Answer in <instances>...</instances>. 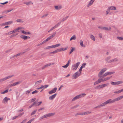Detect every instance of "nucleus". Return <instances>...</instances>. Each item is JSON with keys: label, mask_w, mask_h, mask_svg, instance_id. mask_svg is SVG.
<instances>
[{"label": "nucleus", "mask_w": 123, "mask_h": 123, "mask_svg": "<svg viewBox=\"0 0 123 123\" xmlns=\"http://www.w3.org/2000/svg\"><path fill=\"white\" fill-rule=\"evenodd\" d=\"M55 9L56 10H59L62 8V6L61 5H59L55 6Z\"/></svg>", "instance_id": "obj_17"}, {"label": "nucleus", "mask_w": 123, "mask_h": 123, "mask_svg": "<svg viewBox=\"0 0 123 123\" xmlns=\"http://www.w3.org/2000/svg\"><path fill=\"white\" fill-rule=\"evenodd\" d=\"M18 117V116H16L15 117H13L12 118V120H14L16 119V118H17Z\"/></svg>", "instance_id": "obj_60"}, {"label": "nucleus", "mask_w": 123, "mask_h": 123, "mask_svg": "<svg viewBox=\"0 0 123 123\" xmlns=\"http://www.w3.org/2000/svg\"><path fill=\"white\" fill-rule=\"evenodd\" d=\"M76 39V37L75 35H74L73 36H72L71 37V38L70 40V41H71L72 40H75Z\"/></svg>", "instance_id": "obj_30"}, {"label": "nucleus", "mask_w": 123, "mask_h": 123, "mask_svg": "<svg viewBox=\"0 0 123 123\" xmlns=\"http://www.w3.org/2000/svg\"><path fill=\"white\" fill-rule=\"evenodd\" d=\"M80 45L82 47H85V45H84L83 44V41L82 40H80Z\"/></svg>", "instance_id": "obj_27"}, {"label": "nucleus", "mask_w": 123, "mask_h": 123, "mask_svg": "<svg viewBox=\"0 0 123 123\" xmlns=\"http://www.w3.org/2000/svg\"><path fill=\"white\" fill-rule=\"evenodd\" d=\"M8 3V2L7 1H6L4 3H0L1 4L4 5H5L7 3Z\"/></svg>", "instance_id": "obj_63"}, {"label": "nucleus", "mask_w": 123, "mask_h": 123, "mask_svg": "<svg viewBox=\"0 0 123 123\" xmlns=\"http://www.w3.org/2000/svg\"><path fill=\"white\" fill-rule=\"evenodd\" d=\"M86 94L85 93H81L77 95L75 97L73 98L71 100V102H74L77 99L80 98L82 97L85 96L86 95Z\"/></svg>", "instance_id": "obj_2"}, {"label": "nucleus", "mask_w": 123, "mask_h": 123, "mask_svg": "<svg viewBox=\"0 0 123 123\" xmlns=\"http://www.w3.org/2000/svg\"><path fill=\"white\" fill-rule=\"evenodd\" d=\"M23 53H22L21 52V53H18L17 54H16V56L17 57L18 56H19L20 55H22Z\"/></svg>", "instance_id": "obj_47"}, {"label": "nucleus", "mask_w": 123, "mask_h": 123, "mask_svg": "<svg viewBox=\"0 0 123 123\" xmlns=\"http://www.w3.org/2000/svg\"><path fill=\"white\" fill-rule=\"evenodd\" d=\"M13 75H10L9 76H6L4 78H2L0 79V83L2 82H3L4 81H5V80L8 79L12 77H13Z\"/></svg>", "instance_id": "obj_7"}, {"label": "nucleus", "mask_w": 123, "mask_h": 123, "mask_svg": "<svg viewBox=\"0 0 123 123\" xmlns=\"http://www.w3.org/2000/svg\"><path fill=\"white\" fill-rule=\"evenodd\" d=\"M105 78L103 79H101L100 78V82L105 81Z\"/></svg>", "instance_id": "obj_50"}, {"label": "nucleus", "mask_w": 123, "mask_h": 123, "mask_svg": "<svg viewBox=\"0 0 123 123\" xmlns=\"http://www.w3.org/2000/svg\"><path fill=\"white\" fill-rule=\"evenodd\" d=\"M68 66L69 65H68L67 64L65 65L64 66H62V67L64 68H67Z\"/></svg>", "instance_id": "obj_61"}, {"label": "nucleus", "mask_w": 123, "mask_h": 123, "mask_svg": "<svg viewBox=\"0 0 123 123\" xmlns=\"http://www.w3.org/2000/svg\"><path fill=\"white\" fill-rule=\"evenodd\" d=\"M90 38L93 41H95V39L94 36L92 34H90Z\"/></svg>", "instance_id": "obj_23"}, {"label": "nucleus", "mask_w": 123, "mask_h": 123, "mask_svg": "<svg viewBox=\"0 0 123 123\" xmlns=\"http://www.w3.org/2000/svg\"><path fill=\"white\" fill-rule=\"evenodd\" d=\"M23 29V28L22 27H18L17 29H15L13 30V33H15L18 31L20 30H21Z\"/></svg>", "instance_id": "obj_15"}, {"label": "nucleus", "mask_w": 123, "mask_h": 123, "mask_svg": "<svg viewBox=\"0 0 123 123\" xmlns=\"http://www.w3.org/2000/svg\"><path fill=\"white\" fill-rule=\"evenodd\" d=\"M31 91H32L31 90L30 91H29V90H27V91H26L25 92L26 94L27 95H28L29 94V93Z\"/></svg>", "instance_id": "obj_46"}, {"label": "nucleus", "mask_w": 123, "mask_h": 123, "mask_svg": "<svg viewBox=\"0 0 123 123\" xmlns=\"http://www.w3.org/2000/svg\"><path fill=\"white\" fill-rule=\"evenodd\" d=\"M111 84L113 85H116V82H111Z\"/></svg>", "instance_id": "obj_49"}, {"label": "nucleus", "mask_w": 123, "mask_h": 123, "mask_svg": "<svg viewBox=\"0 0 123 123\" xmlns=\"http://www.w3.org/2000/svg\"><path fill=\"white\" fill-rule=\"evenodd\" d=\"M10 100V99L9 98L6 97L3 99L2 102L3 103L6 104L7 103L8 101Z\"/></svg>", "instance_id": "obj_11"}, {"label": "nucleus", "mask_w": 123, "mask_h": 123, "mask_svg": "<svg viewBox=\"0 0 123 123\" xmlns=\"http://www.w3.org/2000/svg\"><path fill=\"white\" fill-rule=\"evenodd\" d=\"M95 0H91L89 3L87 5V7H89L90 6L93 4Z\"/></svg>", "instance_id": "obj_21"}, {"label": "nucleus", "mask_w": 123, "mask_h": 123, "mask_svg": "<svg viewBox=\"0 0 123 123\" xmlns=\"http://www.w3.org/2000/svg\"><path fill=\"white\" fill-rule=\"evenodd\" d=\"M38 92V91L36 90L34 91H33L32 92V94H34V93H37Z\"/></svg>", "instance_id": "obj_55"}, {"label": "nucleus", "mask_w": 123, "mask_h": 123, "mask_svg": "<svg viewBox=\"0 0 123 123\" xmlns=\"http://www.w3.org/2000/svg\"><path fill=\"white\" fill-rule=\"evenodd\" d=\"M36 102H34L30 106V108H31L32 107H36Z\"/></svg>", "instance_id": "obj_32"}, {"label": "nucleus", "mask_w": 123, "mask_h": 123, "mask_svg": "<svg viewBox=\"0 0 123 123\" xmlns=\"http://www.w3.org/2000/svg\"><path fill=\"white\" fill-rule=\"evenodd\" d=\"M42 81L41 80H40L36 82L35 83V85H36L37 84L39 85V83H41L42 82Z\"/></svg>", "instance_id": "obj_41"}, {"label": "nucleus", "mask_w": 123, "mask_h": 123, "mask_svg": "<svg viewBox=\"0 0 123 123\" xmlns=\"http://www.w3.org/2000/svg\"><path fill=\"white\" fill-rule=\"evenodd\" d=\"M109 84V83L100 85V88L104 87L107 86Z\"/></svg>", "instance_id": "obj_29"}, {"label": "nucleus", "mask_w": 123, "mask_h": 123, "mask_svg": "<svg viewBox=\"0 0 123 123\" xmlns=\"http://www.w3.org/2000/svg\"><path fill=\"white\" fill-rule=\"evenodd\" d=\"M43 88V89H44V86L43 85H41V86L40 87L37 88V89H41Z\"/></svg>", "instance_id": "obj_56"}, {"label": "nucleus", "mask_w": 123, "mask_h": 123, "mask_svg": "<svg viewBox=\"0 0 123 123\" xmlns=\"http://www.w3.org/2000/svg\"><path fill=\"white\" fill-rule=\"evenodd\" d=\"M117 85H118L123 83V81H121L116 82Z\"/></svg>", "instance_id": "obj_38"}, {"label": "nucleus", "mask_w": 123, "mask_h": 123, "mask_svg": "<svg viewBox=\"0 0 123 123\" xmlns=\"http://www.w3.org/2000/svg\"><path fill=\"white\" fill-rule=\"evenodd\" d=\"M21 32L22 33H23L25 35L30 34V32H26L24 30L21 31Z\"/></svg>", "instance_id": "obj_26"}, {"label": "nucleus", "mask_w": 123, "mask_h": 123, "mask_svg": "<svg viewBox=\"0 0 123 123\" xmlns=\"http://www.w3.org/2000/svg\"><path fill=\"white\" fill-rule=\"evenodd\" d=\"M111 77V76L105 78L106 81L109 80Z\"/></svg>", "instance_id": "obj_58"}, {"label": "nucleus", "mask_w": 123, "mask_h": 123, "mask_svg": "<svg viewBox=\"0 0 123 123\" xmlns=\"http://www.w3.org/2000/svg\"><path fill=\"white\" fill-rule=\"evenodd\" d=\"M111 77V76L105 78L106 81L109 80Z\"/></svg>", "instance_id": "obj_57"}, {"label": "nucleus", "mask_w": 123, "mask_h": 123, "mask_svg": "<svg viewBox=\"0 0 123 123\" xmlns=\"http://www.w3.org/2000/svg\"><path fill=\"white\" fill-rule=\"evenodd\" d=\"M69 16H68L64 18L63 19H62L61 21V22H62L66 20L69 17Z\"/></svg>", "instance_id": "obj_28"}, {"label": "nucleus", "mask_w": 123, "mask_h": 123, "mask_svg": "<svg viewBox=\"0 0 123 123\" xmlns=\"http://www.w3.org/2000/svg\"><path fill=\"white\" fill-rule=\"evenodd\" d=\"M21 81H19L16 82L15 83L12 84V86H15L21 83Z\"/></svg>", "instance_id": "obj_18"}, {"label": "nucleus", "mask_w": 123, "mask_h": 123, "mask_svg": "<svg viewBox=\"0 0 123 123\" xmlns=\"http://www.w3.org/2000/svg\"><path fill=\"white\" fill-rule=\"evenodd\" d=\"M114 102V99L112 100L111 99H110L100 105V106L102 107L107 104L113 103Z\"/></svg>", "instance_id": "obj_3"}, {"label": "nucleus", "mask_w": 123, "mask_h": 123, "mask_svg": "<svg viewBox=\"0 0 123 123\" xmlns=\"http://www.w3.org/2000/svg\"><path fill=\"white\" fill-rule=\"evenodd\" d=\"M13 23L12 21H9L7 22L3 23L0 25L1 26L2 25H9L11 24L12 23Z\"/></svg>", "instance_id": "obj_9"}, {"label": "nucleus", "mask_w": 123, "mask_h": 123, "mask_svg": "<svg viewBox=\"0 0 123 123\" xmlns=\"http://www.w3.org/2000/svg\"><path fill=\"white\" fill-rule=\"evenodd\" d=\"M61 23V22H59L57 23V24L55 25L54 27H53L54 28V29H55L58 26H59L60 25V24Z\"/></svg>", "instance_id": "obj_25"}, {"label": "nucleus", "mask_w": 123, "mask_h": 123, "mask_svg": "<svg viewBox=\"0 0 123 123\" xmlns=\"http://www.w3.org/2000/svg\"><path fill=\"white\" fill-rule=\"evenodd\" d=\"M20 37L21 38L25 40H26L28 39H29L30 38V37L29 36L23 35L20 36Z\"/></svg>", "instance_id": "obj_14"}, {"label": "nucleus", "mask_w": 123, "mask_h": 123, "mask_svg": "<svg viewBox=\"0 0 123 123\" xmlns=\"http://www.w3.org/2000/svg\"><path fill=\"white\" fill-rule=\"evenodd\" d=\"M8 90L7 89L3 92H1V94H3L7 93L8 92Z\"/></svg>", "instance_id": "obj_43"}, {"label": "nucleus", "mask_w": 123, "mask_h": 123, "mask_svg": "<svg viewBox=\"0 0 123 123\" xmlns=\"http://www.w3.org/2000/svg\"><path fill=\"white\" fill-rule=\"evenodd\" d=\"M91 113V111H87L86 112H85L83 113H80L79 112L77 113L75 115V116H77L78 115H88Z\"/></svg>", "instance_id": "obj_8"}, {"label": "nucleus", "mask_w": 123, "mask_h": 123, "mask_svg": "<svg viewBox=\"0 0 123 123\" xmlns=\"http://www.w3.org/2000/svg\"><path fill=\"white\" fill-rule=\"evenodd\" d=\"M71 48H72V49L69 52L70 54H71L74 50H75V48H73L72 47H71Z\"/></svg>", "instance_id": "obj_40"}, {"label": "nucleus", "mask_w": 123, "mask_h": 123, "mask_svg": "<svg viewBox=\"0 0 123 123\" xmlns=\"http://www.w3.org/2000/svg\"><path fill=\"white\" fill-rule=\"evenodd\" d=\"M107 69L105 68L102 69L100 70V75L104 73L107 70Z\"/></svg>", "instance_id": "obj_20"}, {"label": "nucleus", "mask_w": 123, "mask_h": 123, "mask_svg": "<svg viewBox=\"0 0 123 123\" xmlns=\"http://www.w3.org/2000/svg\"><path fill=\"white\" fill-rule=\"evenodd\" d=\"M54 29L53 27L48 31V32H50L51 31H52Z\"/></svg>", "instance_id": "obj_64"}, {"label": "nucleus", "mask_w": 123, "mask_h": 123, "mask_svg": "<svg viewBox=\"0 0 123 123\" xmlns=\"http://www.w3.org/2000/svg\"><path fill=\"white\" fill-rule=\"evenodd\" d=\"M55 113H49L46 114L39 118L40 120L42 119L43 118L48 117L54 115L55 114Z\"/></svg>", "instance_id": "obj_4"}, {"label": "nucleus", "mask_w": 123, "mask_h": 123, "mask_svg": "<svg viewBox=\"0 0 123 123\" xmlns=\"http://www.w3.org/2000/svg\"><path fill=\"white\" fill-rule=\"evenodd\" d=\"M86 63H83L81 67L83 68L85 67L86 65Z\"/></svg>", "instance_id": "obj_52"}, {"label": "nucleus", "mask_w": 123, "mask_h": 123, "mask_svg": "<svg viewBox=\"0 0 123 123\" xmlns=\"http://www.w3.org/2000/svg\"><path fill=\"white\" fill-rule=\"evenodd\" d=\"M24 3L27 6H29L31 4H33V3L31 1H30L28 2H24Z\"/></svg>", "instance_id": "obj_22"}, {"label": "nucleus", "mask_w": 123, "mask_h": 123, "mask_svg": "<svg viewBox=\"0 0 123 123\" xmlns=\"http://www.w3.org/2000/svg\"><path fill=\"white\" fill-rule=\"evenodd\" d=\"M111 58V57L110 56H109L107 57L105 59V61H106L107 63H108V62L109 61H108Z\"/></svg>", "instance_id": "obj_36"}, {"label": "nucleus", "mask_w": 123, "mask_h": 123, "mask_svg": "<svg viewBox=\"0 0 123 123\" xmlns=\"http://www.w3.org/2000/svg\"><path fill=\"white\" fill-rule=\"evenodd\" d=\"M107 74V75H110L111 74H113L115 73V72H106Z\"/></svg>", "instance_id": "obj_33"}, {"label": "nucleus", "mask_w": 123, "mask_h": 123, "mask_svg": "<svg viewBox=\"0 0 123 123\" xmlns=\"http://www.w3.org/2000/svg\"><path fill=\"white\" fill-rule=\"evenodd\" d=\"M56 95V93H55L54 95L50 96L49 97V99L50 100H53L54 98H55Z\"/></svg>", "instance_id": "obj_16"}, {"label": "nucleus", "mask_w": 123, "mask_h": 123, "mask_svg": "<svg viewBox=\"0 0 123 123\" xmlns=\"http://www.w3.org/2000/svg\"><path fill=\"white\" fill-rule=\"evenodd\" d=\"M80 64V62H78L77 63L73 65L72 67V70H76Z\"/></svg>", "instance_id": "obj_6"}, {"label": "nucleus", "mask_w": 123, "mask_h": 123, "mask_svg": "<svg viewBox=\"0 0 123 123\" xmlns=\"http://www.w3.org/2000/svg\"><path fill=\"white\" fill-rule=\"evenodd\" d=\"M114 99V102L116 101H117L119 100L118 97Z\"/></svg>", "instance_id": "obj_53"}, {"label": "nucleus", "mask_w": 123, "mask_h": 123, "mask_svg": "<svg viewBox=\"0 0 123 123\" xmlns=\"http://www.w3.org/2000/svg\"><path fill=\"white\" fill-rule=\"evenodd\" d=\"M108 8L110 10H116V8L115 6H109Z\"/></svg>", "instance_id": "obj_19"}, {"label": "nucleus", "mask_w": 123, "mask_h": 123, "mask_svg": "<svg viewBox=\"0 0 123 123\" xmlns=\"http://www.w3.org/2000/svg\"><path fill=\"white\" fill-rule=\"evenodd\" d=\"M57 90L56 88H55L49 92V94H51L52 93H54Z\"/></svg>", "instance_id": "obj_10"}, {"label": "nucleus", "mask_w": 123, "mask_h": 123, "mask_svg": "<svg viewBox=\"0 0 123 123\" xmlns=\"http://www.w3.org/2000/svg\"><path fill=\"white\" fill-rule=\"evenodd\" d=\"M123 92V88L121 90H119L116 91L114 92V93H115L116 94H119V93H120L122 92Z\"/></svg>", "instance_id": "obj_24"}, {"label": "nucleus", "mask_w": 123, "mask_h": 123, "mask_svg": "<svg viewBox=\"0 0 123 123\" xmlns=\"http://www.w3.org/2000/svg\"><path fill=\"white\" fill-rule=\"evenodd\" d=\"M37 110H35L33 111L31 113V115L32 116L36 112Z\"/></svg>", "instance_id": "obj_45"}, {"label": "nucleus", "mask_w": 123, "mask_h": 123, "mask_svg": "<svg viewBox=\"0 0 123 123\" xmlns=\"http://www.w3.org/2000/svg\"><path fill=\"white\" fill-rule=\"evenodd\" d=\"M100 29L103 30L109 31L111 30V27H100Z\"/></svg>", "instance_id": "obj_12"}, {"label": "nucleus", "mask_w": 123, "mask_h": 123, "mask_svg": "<svg viewBox=\"0 0 123 123\" xmlns=\"http://www.w3.org/2000/svg\"><path fill=\"white\" fill-rule=\"evenodd\" d=\"M61 44L60 43L58 44L55 45V48L60 46Z\"/></svg>", "instance_id": "obj_54"}, {"label": "nucleus", "mask_w": 123, "mask_h": 123, "mask_svg": "<svg viewBox=\"0 0 123 123\" xmlns=\"http://www.w3.org/2000/svg\"><path fill=\"white\" fill-rule=\"evenodd\" d=\"M68 48V47H67L66 48H62L61 49L62 51H64L66 50Z\"/></svg>", "instance_id": "obj_51"}, {"label": "nucleus", "mask_w": 123, "mask_h": 123, "mask_svg": "<svg viewBox=\"0 0 123 123\" xmlns=\"http://www.w3.org/2000/svg\"><path fill=\"white\" fill-rule=\"evenodd\" d=\"M110 11V10L108 7L106 11L105 14L106 15H107L108 14H109V13Z\"/></svg>", "instance_id": "obj_35"}, {"label": "nucleus", "mask_w": 123, "mask_h": 123, "mask_svg": "<svg viewBox=\"0 0 123 123\" xmlns=\"http://www.w3.org/2000/svg\"><path fill=\"white\" fill-rule=\"evenodd\" d=\"M117 38L120 40H123V37H117Z\"/></svg>", "instance_id": "obj_42"}, {"label": "nucleus", "mask_w": 123, "mask_h": 123, "mask_svg": "<svg viewBox=\"0 0 123 123\" xmlns=\"http://www.w3.org/2000/svg\"><path fill=\"white\" fill-rule=\"evenodd\" d=\"M100 83V80L99 79H98V80L95 82L94 83V85H96L97 84L99 83Z\"/></svg>", "instance_id": "obj_39"}, {"label": "nucleus", "mask_w": 123, "mask_h": 123, "mask_svg": "<svg viewBox=\"0 0 123 123\" xmlns=\"http://www.w3.org/2000/svg\"><path fill=\"white\" fill-rule=\"evenodd\" d=\"M119 100L121 99L122 98H123V96H120L118 97Z\"/></svg>", "instance_id": "obj_62"}, {"label": "nucleus", "mask_w": 123, "mask_h": 123, "mask_svg": "<svg viewBox=\"0 0 123 123\" xmlns=\"http://www.w3.org/2000/svg\"><path fill=\"white\" fill-rule=\"evenodd\" d=\"M81 73L79 72L78 71L75 73L72 76V78L73 79H76L81 74Z\"/></svg>", "instance_id": "obj_5"}, {"label": "nucleus", "mask_w": 123, "mask_h": 123, "mask_svg": "<svg viewBox=\"0 0 123 123\" xmlns=\"http://www.w3.org/2000/svg\"><path fill=\"white\" fill-rule=\"evenodd\" d=\"M74 107L75 108H76V107H81V106H80V105L77 104V105H75Z\"/></svg>", "instance_id": "obj_59"}, {"label": "nucleus", "mask_w": 123, "mask_h": 123, "mask_svg": "<svg viewBox=\"0 0 123 123\" xmlns=\"http://www.w3.org/2000/svg\"><path fill=\"white\" fill-rule=\"evenodd\" d=\"M118 61V59L117 58H114L113 59H112L111 60L109 61L108 62V63H111L112 62H117Z\"/></svg>", "instance_id": "obj_13"}, {"label": "nucleus", "mask_w": 123, "mask_h": 123, "mask_svg": "<svg viewBox=\"0 0 123 123\" xmlns=\"http://www.w3.org/2000/svg\"><path fill=\"white\" fill-rule=\"evenodd\" d=\"M13 32L12 31H10L9 32H8L7 33H6V35H10L13 33Z\"/></svg>", "instance_id": "obj_48"}, {"label": "nucleus", "mask_w": 123, "mask_h": 123, "mask_svg": "<svg viewBox=\"0 0 123 123\" xmlns=\"http://www.w3.org/2000/svg\"><path fill=\"white\" fill-rule=\"evenodd\" d=\"M14 9L13 8H12L10 9L7 10L4 12H6V13L10 12L12 11Z\"/></svg>", "instance_id": "obj_31"}, {"label": "nucleus", "mask_w": 123, "mask_h": 123, "mask_svg": "<svg viewBox=\"0 0 123 123\" xmlns=\"http://www.w3.org/2000/svg\"><path fill=\"white\" fill-rule=\"evenodd\" d=\"M56 34V32H54L52 34V35L49 36L46 39L42 42L40 43L37 44V46H39L42 45L43 44L47 42L49 40H50L53 38L55 36Z\"/></svg>", "instance_id": "obj_1"}, {"label": "nucleus", "mask_w": 123, "mask_h": 123, "mask_svg": "<svg viewBox=\"0 0 123 123\" xmlns=\"http://www.w3.org/2000/svg\"><path fill=\"white\" fill-rule=\"evenodd\" d=\"M42 103V101L40 102H39L38 103H37V102H36V106L40 105Z\"/></svg>", "instance_id": "obj_44"}, {"label": "nucleus", "mask_w": 123, "mask_h": 123, "mask_svg": "<svg viewBox=\"0 0 123 123\" xmlns=\"http://www.w3.org/2000/svg\"><path fill=\"white\" fill-rule=\"evenodd\" d=\"M16 21L19 23H23L24 21H23L22 19H18Z\"/></svg>", "instance_id": "obj_37"}, {"label": "nucleus", "mask_w": 123, "mask_h": 123, "mask_svg": "<svg viewBox=\"0 0 123 123\" xmlns=\"http://www.w3.org/2000/svg\"><path fill=\"white\" fill-rule=\"evenodd\" d=\"M107 75L106 73L103 75H102V74H101L100 75V78H101V77L103 78H104Z\"/></svg>", "instance_id": "obj_34"}]
</instances>
